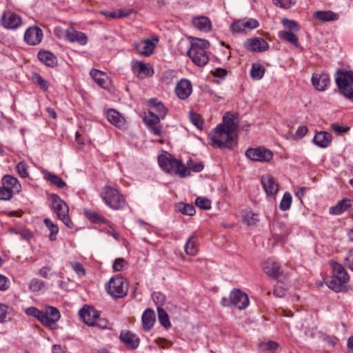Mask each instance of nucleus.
I'll list each match as a JSON object with an SVG mask.
<instances>
[{
  "instance_id": "1",
  "label": "nucleus",
  "mask_w": 353,
  "mask_h": 353,
  "mask_svg": "<svg viewBox=\"0 0 353 353\" xmlns=\"http://www.w3.org/2000/svg\"><path fill=\"white\" fill-rule=\"evenodd\" d=\"M150 103L157 114L150 111L143 117V121L152 134L156 136H162L163 130L160 120L165 117L168 110L161 102L158 101L156 99H150Z\"/></svg>"
},
{
  "instance_id": "2",
  "label": "nucleus",
  "mask_w": 353,
  "mask_h": 353,
  "mask_svg": "<svg viewBox=\"0 0 353 353\" xmlns=\"http://www.w3.org/2000/svg\"><path fill=\"white\" fill-rule=\"evenodd\" d=\"M191 47L187 54L192 61L199 66H203L207 64L209 60L206 50L209 48L208 41L199 39L198 38H192Z\"/></svg>"
},
{
  "instance_id": "3",
  "label": "nucleus",
  "mask_w": 353,
  "mask_h": 353,
  "mask_svg": "<svg viewBox=\"0 0 353 353\" xmlns=\"http://www.w3.org/2000/svg\"><path fill=\"white\" fill-rule=\"evenodd\" d=\"M158 163L160 167L168 173H174L181 177L187 176L190 174L189 169L171 154L166 153L159 155Z\"/></svg>"
},
{
  "instance_id": "4",
  "label": "nucleus",
  "mask_w": 353,
  "mask_h": 353,
  "mask_svg": "<svg viewBox=\"0 0 353 353\" xmlns=\"http://www.w3.org/2000/svg\"><path fill=\"white\" fill-rule=\"evenodd\" d=\"M236 134L227 130L222 124L216 126L209 134L212 145L219 148H232L236 143Z\"/></svg>"
},
{
  "instance_id": "5",
  "label": "nucleus",
  "mask_w": 353,
  "mask_h": 353,
  "mask_svg": "<svg viewBox=\"0 0 353 353\" xmlns=\"http://www.w3.org/2000/svg\"><path fill=\"white\" fill-rule=\"evenodd\" d=\"M335 82L340 92L353 101V72L338 70L335 74Z\"/></svg>"
},
{
  "instance_id": "6",
  "label": "nucleus",
  "mask_w": 353,
  "mask_h": 353,
  "mask_svg": "<svg viewBox=\"0 0 353 353\" xmlns=\"http://www.w3.org/2000/svg\"><path fill=\"white\" fill-rule=\"evenodd\" d=\"M2 184L0 185V200L9 201L14 194L19 193L21 190V185L18 179L11 175L7 174L1 179Z\"/></svg>"
},
{
  "instance_id": "7",
  "label": "nucleus",
  "mask_w": 353,
  "mask_h": 353,
  "mask_svg": "<svg viewBox=\"0 0 353 353\" xmlns=\"http://www.w3.org/2000/svg\"><path fill=\"white\" fill-rule=\"evenodd\" d=\"M331 265L333 277L328 281L327 285L335 292L341 291L343 284L349 281L347 272L341 264L336 262H332Z\"/></svg>"
},
{
  "instance_id": "8",
  "label": "nucleus",
  "mask_w": 353,
  "mask_h": 353,
  "mask_svg": "<svg viewBox=\"0 0 353 353\" xmlns=\"http://www.w3.org/2000/svg\"><path fill=\"white\" fill-rule=\"evenodd\" d=\"M79 314L83 322L90 326H97L102 330L108 327V321L100 318L98 312L91 307H83Z\"/></svg>"
},
{
  "instance_id": "9",
  "label": "nucleus",
  "mask_w": 353,
  "mask_h": 353,
  "mask_svg": "<svg viewBox=\"0 0 353 353\" xmlns=\"http://www.w3.org/2000/svg\"><path fill=\"white\" fill-rule=\"evenodd\" d=\"M52 208L58 218L69 228H72L74 224L68 215L69 208L67 203L56 194H51Z\"/></svg>"
},
{
  "instance_id": "10",
  "label": "nucleus",
  "mask_w": 353,
  "mask_h": 353,
  "mask_svg": "<svg viewBox=\"0 0 353 353\" xmlns=\"http://www.w3.org/2000/svg\"><path fill=\"white\" fill-rule=\"evenodd\" d=\"M249 303L248 295L238 289L232 290L229 298L223 297L221 301V304L224 307L233 305L239 310H243L247 307Z\"/></svg>"
},
{
  "instance_id": "11",
  "label": "nucleus",
  "mask_w": 353,
  "mask_h": 353,
  "mask_svg": "<svg viewBox=\"0 0 353 353\" xmlns=\"http://www.w3.org/2000/svg\"><path fill=\"white\" fill-rule=\"evenodd\" d=\"M101 196L105 203L112 209L119 210L125 205L123 196L117 189L110 186L104 188Z\"/></svg>"
},
{
  "instance_id": "12",
  "label": "nucleus",
  "mask_w": 353,
  "mask_h": 353,
  "mask_svg": "<svg viewBox=\"0 0 353 353\" xmlns=\"http://www.w3.org/2000/svg\"><path fill=\"white\" fill-rule=\"evenodd\" d=\"M107 292L112 297L123 298L127 294L128 288L124 285V279L121 276L112 277L105 284Z\"/></svg>"
},
{
  "instance_id": "13",
  "label": "nucleus",
  "mask_w": 353,
  "mask_h": 353,
  "mask_svg": "<svg viewBox=\"0 0 353 353\" xmlns=\"http://www.w3.org/2000/svg\"><path fill=\"white\" fill-rule=\"evenodd\" d=\"M245 156L254 161L269 162L272 159L273 153L264 147L250 148L245 151Z\"/></svg>"
},
{
  "instance_id": "14",
  "label": "nucleus",
  "mask_w": 353,
  "mask_h": 353,
  "mask_svg": "<svg viewBox=\"0 0 353 353\" xmlns=\"http://www.w3.org/2000/svg\"><path fill=\"white\" fill-rule=\"evenodd\" d=\"M259 26V21L254 19H243L234 21L230 25V29L234 33H244Z\"/></svg>"
},
{
  "instance_id": "15",
  "label": "nucleus",
  "mask_w": 353,
  "mask_h": 353,
  "mask_svg": "<svg viewBox=\"0 0 353 353\" xmlns=\"http://www.w3.org/2000/svg\"><path fill=\"white\" fill-rule=\"evenodd\" d=\"M60 312L54 307L46 306L43 311L41 323L48 327H51L60 319Z\"/></svg>"
},
{
  "instance_id": "16",
  "label": "nucleus",
  "mask_w": 353,
  "mask_h": 353,
  "mask_svg": "<svg viewBox=\"0 0 353 353\" xmlns=\"http://www.w3.org/2000/svg\"><path fill=\"white\" fill-rule=\"evenodd\" d=\"M43 32L37 26L30 27L24 34L25 41L31 46H36L41 43L43 39Z\"/></svg>"
},
{
  "instance_id": "17",
  "label": "nucleus",
  "mask_w": 353,
  "mask_h": 353,
  "mask_svg": "<svg viewBox=\"0 0 353 353\" xmlns=\"http://www.w3.org/2000/svg\"><path fill=\"white\" fill-rule=\"evenodd\" d=\"M244 47L251 52H262L268 49L269 45L263 38L254 37L247 39Z\"/></svg>"
},
{
  "instance_id": "18",
  "label": "nucleus",
  "mask_w": 353,
  "mask_h": 353,
  "mask_svg": "<svg viewBox=\"0 0 353 353\" xmlns=\"http://www.w3.org/2000/svg\"><path fill=\"white\" fill-rule=\"evenodd\" d=\"M1 23L5 28L15 29L21 26V19L16 13L6 11L1 16Z\"/></svg>"
},
{
  "instance_id": "19",
  "label": "nucleus",
  "mask_w": 353,
  "mask_h": 353,
  "mask_svg": "<svg viewBox=\"0 0 353 353\" xmlns=\"http://www.w3.org/2000/svg\"><path fill=\"white\" fill-rule=\"evenodd\" d=\"M263 188L269 197H274L279 191V184L274 178L270 175H263L261 177Z\"/></svg>"
},
{
  "instance_id": "20",
  "label": "nucleus",
  "mask_w": 353,
  "mask_h": 353,
  "mask_svg": "<svg viewBox=\"0 0 353 353\" xmlns=\"http://www.w3.org/2000/svg\"><path fill=\"white\" fill-rule=\"evenodd\" d=\"M132 68L134 73L139 79H144L153 74V70L150 65L141 61L133 62Z\"/></svg>"
},
{
  "instance_id": "21",
  "label": "nucleus",
  "mask_w": 353,
  "mask_h": 353,
  "mask_svg": "<svg viewBox=\"0 0 353 353\" xmlns=\"http://www.w3.org/2000/svg\"><path fill=\"white\" fill-rule=\"evenodd\" d=\"M120 340L131 350H135L139 345V337L130 331H123L119 336Z\"/></svg>"
},
{
  "instance_id": "22",
  "label": "nucleus",
  "mask_w": 353,
  "mask_h": 353,
  "mask_svg": "<svg viewBox=\"0 0 353 353\" xmlns=\"http://www.w3.org/2000/svg\"><path fill=\"white\" fill-rule=\"evenodd\" d=\"M192 91V84L187 79H181L175 88V93L181 99H186L190 95Z\"/></svg>"
},
{
  "instance_id": "23",
  "label": "nucleus",
  "mask_w": 353,
  "mask_h": 353,
  "mask_svg": "<svg viewBox=\"0 0 353 353\" xmlns=\"http://www.w3.org/2000/svg\"><path fill=\"white\" fill-rule=\"evenodd\" d=\"M223 124H222L225 128L235 134L239 124V115L238 114H231L227 112L223 117Z\"/></svg>"
},
{
  "instance_id": "24",
  "label": "nucleus",
  "mask_w": 353,
  "mask_h": 353,
  "mask_svg": "<svg viewBox=\"0 0 353 353\" xmlns=\"http://www.w3.org/2000/svg\"><path fill=\"white\" fill-rule=\"evenodd\" d=\"M263 270L266 274L273 279H278L281 274L279 264L272 259H269L265 263Z\"/></svg>"
},
{
  "instance_id": "25",
  "label": "nucleus",
  "mask_w": 353,
  "mask_h": 353,
  "mask_svg": "<svg viewBox=\"0 0 353 353\" xmlns=\"http://www.w3.org/2000/svg\"><path fill=\"white\" fill-rule=\"evenodd\" d=\"M330 82L329 76L326 74H321V75L313 74L312 78V83L314 87L319 91H324L327 89Z\"/></svg>"
},
{
  "instance_id": "26",
  "label": "nucleus",
  "mask_w": 353,
  "mask_h": 353,
  "mask_svg": "<svg viewBox=\"0 0 353 353\" xmlns=\"http://www.w3.org/2000/svg\"><path fill=\"white\" fill-rule=\"evenodd\" d=\"M155 44L150 39H144L136 43L135 48L137 52L145 57H148L152 54Z\"/></svg>"
},
{
  "instance_id": "27",
  "label": "nucleus",
  "mask_w": 353,
  "mask_h": 353,
  "mask_svg": "<svg viewBox=\"0 0 353 353\" xmlns=\"http://www.w3.org/2000/svg\"><path fill=\"white\" fill-rule=\"evenodd\" d=\"M332 139V135L327 132L321 131L315 134L313 143L319 148H327Z\"/></svg>"
},
{
  "instance_id": "28",
  "label": "nucleus",
  "mask_w": 353,
  "mask_h": 353,
  "mask_svg": "<svg viewBox=\"0 0 353 353\" xmlns=\"http://www.w3.org/2000/svg\"><path fill=\"white\" fill-rule=\"evenodd\" d=\"M65 35L70 42H77L80 45H85L88 42V37L84 33L77 31L72 28L66 30Z\"/></svg>"
},
{
  "instance_id": "29",
  "label": "nucleus",
  "mask_w": 353,
  "mask_h": 353,
  "mask_svg": "<svg viewBox=\"0 0 353 353\" xmlns=\"http://www.w3.org/2000/svg\"><path fill=\"white\" fill-rule=\"evenodd\" d=\"M94 81L101 88H107L110 85V79L108 75L99 70L92 69L90 72Z\"/></svg>"
},
{
  "instance_id": "30",
  "label": "nucleus",
  "mask_w": 353,
  "mask_h": 353,
  "mask_svg": "<svg viewBox=\"0 0 353 353\" xmlns=\"http://www.w3.org/2000/svg\"><path fill=\"white\" fill-rule=\"evenodd\" d=\"M194 26L203 32H208L211 30V22L206 17H198L192 19Z\"/></svg>"
},
{
  "instance_id": "31",
  "label": "nucleus",
  "mask_w": 353,
  "mask_h": 353,
  "mask_svg": "<svg viewBox=\"0 0 353 353\" xmlns=\"http://www.w3.org/2000/svg\"><path fill=\"white\" fill-rule=\"evenodd\" d=\"M155 321V314L151 309L145 310L142 315L143 327L145 330H150Z\"/></svg>"
},
{
  "instance_id": "32",
  "label": "nucleus",
  "mask_w": 353,
  "mask_h": 353,
  "mask_svg": "<svg viewBox=\"0 0 353 353\" xmlns=\"http://www.w3.org/2000/svg\"><path fill=\"white\" fill-rule=\"evenodd\" d=\"M38 59L46 65L54 67L57 64L55 56L48 51H40L37 54Z\"/></svg>"
},
{
  "instance_id": "33",
  "label": "nucleus",
  "mask_w": 353,
  "mask_h": 353,
  "mask_svg": "<svg viewBox=\"0 0 353 353\" xmlns=\"http://www.w3.org/2000/svg\"><path fill=\"white\" fill-rule=\"evenodd\" d=\"M351 200L343 199L339 201L335 206L330 208L329 212L332 214H340L351 206Z\"/></svg>"
},
{
  "instance_id": "34",
  "label": "nucleus",
  "mask_w": 353,
  "mask_h": 353,
  "mask_svg": "<svg viewBox=\"0 0 353 353\" xmlns=\"http://www.w3.org/2000/svg\"><path fill=\"white\" fill-rule=\"evenodd\" d=\"M314 17L322 22L333 21L339 19L338 14L330 10L316 11L314 12Z\"/></svg>"
},
{
  "instance_id": "35",
  "label": "nucleus",
  "mask_w": 353,
  "mask_h": 353,
  "mask_svg": "<svg viewBox=\"0 0 353 353\" xmlns=\"http://www.w3.org/2000/svg\"><path fill=\"white\" fill-rule=\"evenodd\" d=\"M108 120L116 126H121L123 125V117L116 110H109L106 113Z\"/></svg>"
},
{
  "instance_id": "36",
  "label": "nucleus",
  "mask_w": 353,
  "mask_h": 353,
  "mask_svg": "<svg viewBox=\"0 0 353 353\" xmlns=\"http://www.w3.org/2000/svg\"><path fill=\"white\" fill-rule=\"evenodd\" d=\"M197 237L196 236H191L185 245V252L188 255L194 256L197 253Z\"/></svg>"
},
{
  "instance_id": "37",
  "label": "nucleus",
  "mask_w": 353,
  "mask_h": 353,
  "mask_svg": "<svg viewBox=\"0 0 353 353\" xmlns=\"http://www.w3.org/2000/svg\"><path fill=\"white\" fill-rule=\"evenodd\" d=\"M45 179L59 188H63L66 186V183L59 176L50 172H47L45 173Z\"/></svg>"
},
{
  "instance_id": "38",
  "label": "nucleus",
  "mask_w": 353,
  "mask_h": 353,
  "mask_svg": "<svg viewBox=\"0 0 353 353\" xmlns=\"http://www.w3.org/2000/svg\"><path fill=\"white\" fill-rule=\"evenodd\" d=\"M279 37L281 39L286 41L295 46H298V39L296 36L291 32L280 31L279 32Z\"/></svg>"
},
{
  "instance_id": "39",
  "label": "nucleus",
  "mask_w": 353,
  "mask_h": 353,
  "mask_svg": "<svg viewBox=\"0 0 353 353\" xmlns=\"http://www.w3.org/2000/svg\"><path fill=\"white\" fill-rule=\"evenodd\" d=\"M46 226L50 231L49 238L51 241H55L57 239V234L59 232V228L57 225L54 224L53 222L48 218L43 220Z\"/></svg>"
},
{
  "instance_id": "40",
  "label": "nucleus",
  "mask_w": 353,
  "mask_h": 353,
  "mask_svg": "<svg viewBox=\"0 0 353 353\" xmlns=\"http://www.w3.org/2000/svg\"><path fill=\"white\" fill-rule=\"evenodd\" d=\"M265 73V69L259 64H253L250 70V75L256 80L261 79Z\"/></svg>"
},
{
  "instance_id": "41",
  "label": "nucleus",
  "mask_w": 353,
  "mask_h": 353,
  "mask_svg": "<svg viewBox=\"0 0 353 353\" xmlns=\"http://www.w3.org/2000/svg\"><path fill=\"white\" fill-rule=\"evenodd\" d=\"M158 318L161 324L165 328L170 326L169 316L166 312L161 307H157Z\"/></svg>"
},
{
  "instance_id": "42",
  "label": "nucleus",
  "mask_w": 353,
  "mask_h": 353,
  "mask_svg": "<svg viewBox=\"0 0 353 353\" xmlns=\"http://www.w3.org/2000/svg\"><path fill=\"white\" fill-rule=\"evenodd\" d=\"M178 210L183 214L192 216L195 214V208L192 205L181 203L178 204Z\"/></svg>"
},
{
  "instance_id": "43",
  "label": "nucleus",
  "mask_w": 353,
  "mask_h": 353,
  "mask_svg": "<svg viewBox=\"0 0 353 353\" xmlns=\"http://www.w3.org/2000/svg\"><path fill=\"white\" fill-rule=\"evenodd\" d=\"M292 203V196L289 192H285L279 204L280 210L286 211L290 209Z\"/></svg>"
},
{
  "instance_id": "44",
  "label": "nucleus",
  "mask_w": 353,
  "mask_h": 353,
  "mask_svg": "<svg viewBox=\"0 0 353 353\" xmlns=\"http://www.w3.org/2000/svg\"><path fill=\"white\" fill-rule=\"evenodd\" d=\"M243 221L248 225H254L259 221L258 216H257V214H254L253 212H251V211L245 212L243 215Z\"/></svg>"
},
{
  "instance_id": "45",
  "label": "nucleus",
  "mask_w": 353,
  "mask_h": 353,
  "mask_svg": "<svg viewBox=\"0 0 353 353\" xmlns=\"http://www.w3.org/2000/svg\"><path fill=\"white\" fill-rule=\"evenodd\" d=\"M195 205L202 210H207L211 208L210 200L203 197H197L195 200Z\"/></svg>"
},
{
  "instance_id": "46",
  "label": "nucleus",
  "mask_w": 353,
  "mask_h": 353,
  "mask_svg": "<svg viewBox=\"0 0 353 353\" xmlns=\"http://www.w3.org/2000/svg\"><path fill=\"white\" fill-rule=\"evenodd\" d=\"M44 282L38 279H33L29 284V289L32 292H39L44 287Z\"/></svg>"
},
{
  "instance_id": "47",
  "label": "nucleus",
  "mask_w": 353,
  "mask_h": 353,
  "mask_svg": "<svg viewBox=\"0 0 353 353\" xmlns=\"http://www.w3.org/2000/svg\"><path fill=\"white\" fill-rule=\"evenodd\" d=\"M25 312L27 315L36 318L40 322L41 319L42 320L41 317L43 316V311L39 310L38 308L35 307H28L26 310Z\"/></svg>"
},
{
  "instance_id": "48",
  "label": "nucleus",
  "mask_w": 353,
  "mask_h": 353,
  "mask_svg": "<svg viewBox=\"0 0 353 353\" xmlns=\"http://www.w3.org/2000/svg\"><path fill=\"white\" fill-rule=\"evenodd\" d=\"M288 289L282 283H278L275 286L273 291V294L279 298H282L285 296Z\"/></svg>"
},
{
  "instance_id": "49",
  "label": "nucleus",
  "mask_w": 353,
  "mask_h": 353,
  "mask_svg": "<svg viewBox=\"0 0 353 353\" xmlns=\"http://www.w3.org/2000/svg\"><path fill=\"white\" fill-rule=\"evenodd\" d=\"M190 119L192 123L195 125L197 128L201 130L203 125V120L200 114L190 112Z\"/></svg>"
},
{
  "instance_id": "50",
  "label": "nucleus",
  "mask_w": 353,
  "mask_h": 353,
  "mask_svg": "<svg viewBox=\"0 0 353 353\" xmlns=\"http://www.w3.org/2000/svg\"><path fill=\"white\" fill-rule=\"evenodd\" d=\"M279 344L276 342L269 341L265 343H261L259 345V348L262 351H272L278 348Z\"/></svg>"
},
{
  "instance_id": "51",
  "label": "nucleus",
  "mask_w": 353,
  "mask_h": 353,
  "mask_svg": "<svg viewBox=\"0 0 353 353\" xmlns=\"http://www.w3.org/2000/svg\"><path fill=\"white\" fill-rule=\"evenodd\" d=\"M283 24L287 29L289 30L288 32H292L293 31L297 32L299 30V26L298 23L294 21L284 19H283Z\"/></svg>"
},
{
  "instance_id": "52",
  "label": "nucleus",
  "mask_w": 353,
  "mask_h": 353,
  "mask_svg": "<svg viewBox=\"0 0 353 353\" xmlns=\"http://www.w3.org/2000/svg\"><path fill=\"white\" fill-rule=\"evenodd\" d=\"M33 79L34 82L37 83L43 90H47L48 89L49 83L48 81L44 80L40 74L35 73L33 76Z\"/></svg>"
},
{
  "instance_id": "53",
  "label": "nucleus",
  "mask_w": 353,
  "mask_h": 353,
  "mask_svg": "<svg viewBox=\"0 0 353 353\" xmlns=\"http://www.w3.org/2000/svg\"><path fill=\"white\" fill-rule=\"evenodd\" d=\"M17 169L18 173L22 178L28 176V166L23 161H21L17 164Z\"/></svg>"
},
{
  "instance_id": "54",
  "label": "nucleus",
  "mask_w": 353,
  "mask_h": 353,
  "mask_svg": "<svg viewBox=\"0 0 353 353\" xmlns=\"http://www.w3.org/2000/svg\"><path fill=\"white\" fill-rule=\"evenodd\" d=\"M273 2L276 6L288 9L295 3L296 0H273Z\"/></svg>"
},
{
  "instance_id": "55",
  "label": "nucleus",
  "mask_w": 353,
  "mask_h": 353,
  "mask_svg": "<svg viewBox=\"0 0 353 353\" xmlns=\"http://www.w3.org/2000/svg\"><path fill=\"white\" fill-rule=\"evenodd\" d=\"M71 265L72 269L79 276H85V270L80 263L72 262Z\"/></svg>"
},
{
  "instance_id": "56",
  "label": "nucleus",
  "mask_w": 353,
  "mask_h": 353,
  "mask_svg": "<svg viewBox=\"0 0 353 353\" xmlns=\"http://www.w3.org/2000/svg\"><path fill=\"white\" fill-rule=\"evenodd\" d=\"M189 169L194 172H200L203 169V165L201 162H193L190 160L188 163Z\"/></svg>"
},
{
  "instance_id": "57",
  "label": "nucleus",
  "mask_w": 353,
  "mask_h": 353,
  "mask_svg": "<svg viewBox=\"0 0 353 353\" xmlns=\"http://www.w3.org/2000/svg\"><path fill=\"white\" fill-rule=\"evenodd\" d=\"M134 12V9L132 8L118 9L117 10V17L118 19L127 17Z\"/></svg>"
},
{
  "instance_id": "58",
  "label": "nucleus",
  "mask_w": 353,
  "mask_h": 353,
  "mask_svg": "<svg viewBox=\"0 0 353 353\" xmlns=\"http://www.w3.org/2000/svg\"><path fill=\"white\" fill-rule=\"evenodd\" d=\"M125 261L121 258L117 259L113 264V268L115 271H122L123 270Z\"/></svg>"
},
{
  "instance_id": "59",
  "label": "nucleus",
  "mask_w": 353,
  "mask_h": 353,
  "mask_svg": "<svg viewBox=\"0 0 353 353\" xmlns=\"http://www.w3.org/2000/svg\"><path fill=\"white\" fill-rule=\"evenodd\" d=\"M88 218L91 221L94 223H98L101 221L104 222L103 218L99 214L95 212H90L88 214Z\"/></svg>"
},
{
  "instance_id": "60",
  "label": "nucleus",
  "mask_w": 353,
  "mask_h": 353,
  "mask_svg": "<svg viewBox=\"0 0 353 353\" xmlns=\"http://www.w3.org/2000/svg\"><path fill=\"white\" fill-rule=\"evenodd\" d=\"M331 128L333 131H334L339 134H342V133L346 132L349 130L348 127L341 126L339 123H332L331 125Z\"/></svg>"
},
{
  "instance_id": "61",
  "label": "nucleus",
  "mask_w": 353,
  "mask_h": 353,
  "mask_svg": "<svg viewBox=\"0 0 353 353\" xmlns=\"http://www.w3.org/2000/svg\"><path fill=\"white\" fill-rule=\"evenodd\" d=\"M8 313V306L0 303V323L5 321Z\"/></svg>"
},
{
  "instance_id": "62",
  "label": "nucleus",
  "mask_w": 353,
  "mask_h": 353,
  "mask_svg": "<svg viewBox=\"0 0 353 353\" xmlns=\"http://www.w3.org/2000/svg\"><path fill=\"white\" fill-rule=\"evenodd\" d=\"M307 132V128L306 126H299L296 131L295 135L298 139H302Z\"/></svg>"
},
{
  "instance_id": "63",
  "label": "nucleus",
  "mask_w": 353,
  "mask_h": 353,
  "mask_svg": "<svg viewBox=\"0 0 353 353\" xmlns=\"http://www.w3.org/2000/svg\"><path fill=\"white\" fill-rule=\"evenodd\" d=\"M211 73L214 77L223 78L227 74V71L223 68H216L214 70H212Z\"/></svg>"
},
{
  "instance_id": "64",
  "label": "nucleus",
  "mask_w": 353,
  "mask_h": 353,
  "mask_svg": "<svg viewBox=\"0 0 353 353\" xmlns=\"http://www.w3.org/2000/svg\"><path fill=\"white\" fill-rule=\"evenodd\" d=\"M347 262L348 267L353 271V250L350 251L345 258Z\"/></svg>"
}]
</instances>
